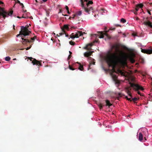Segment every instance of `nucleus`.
I'll list each match as a JSON object with an SVG mask.
<instances>
[{
	"instance_id": "1",
	"label": "nucleus",
	"mask_w": 152,
	"mask_h": 152,
	"mask_svg": "<svg viewBox=\"0 0 152 152\" xmlns=\"http://www.w3.org/2000/svg\"><path fill=\"white\" fill-rule=\"evenodd\" d=\"M111 49H114L115 52L112 53L110 51H108L105 58V59L109 66H111L114 69L120 60V57L118 53L121 51L117 45L112 46Z\"/></svg>"
},
{
	"instance_id": "2",
	"label": "nucleus",
	"mask_w": 152,
	"mask_h": 152,
	"mask_svg": "<svg viewBox=\"0 0 152 152\" xmlns=\"http://www.w3.org/2000/svg\"><path fill=\"white\" fill-rule=\"evenodd\" d=\"M31 33V32L29 31L27 28L24 26H21V31H20L19 34L17 35V37H18L20 35L21 37V39L22 40V42L23 44H25L27 43V42H31V40H28L27 39V37H26V36L29 35Z\"/></svg>"
},
{
	"instance_id": "3",
	"label": "nucleus",
	"mask_w": 152,
	"mask_h": 152,
	"mask_svg": "<svg viewBox=\"0 0 152 152\" xmlns=\"http://www.w3.org/2000/svg\"><path fill=\"white\" fill-rule=\"evenodd\" d=\"M80 1L81 6L86 13L89 14L93 12V8L90 5L93 4V1L88 0H80Z\"/></svg>"
},
{
	"instance_id": "4",
	"label": "nucleus",
	"mask_w": 152,
	"mask_h": 152,
	"mask_svg": "<svg viewBox=\"0 0 152 152\" xmlns=\"http://www.w3.org/2000/svg\"><path fill=\"white\" fill-rule=\"evenodd\" d=\"M129 83L131 86L136 91H137V93L141 96L140 92L138 91L139 90H143L144 88L143 87L137 84H136L135 78L133 77H131L129 78Z\"/></svg>"
},
{
	"instance_id": "5",
	"label": "nucleus",
	"mask_w": 152,
	"mask_h": 152,
	"mask_svg": "<svg viewBox=\"0 0 152 152\" xmlns=\"http://www.w3.org/2000/svg\"><path fill=\"white\" fill-rule=\"evenodd\" d=\"M13 13V11L12 10H11L9 12H8L4 10V8H1L0 7V18L2 16L5 19L8 16H12Z\"/></svg>"
},
{
	"instance_id": "6",
	"label": "nucleus",
	"mask_w": 152,
	"mask_h": 152,
	"mask_svg": "<svg viewBox=\"0 0 152 152\" xmlns=\"http://www.w3.org/2000/svg\"><path fill=\"white\" fill-rule=\"evenodd\" d=\"M93 52V51L86 52L84 53V55L85 57H88L89 60H91V61H89V63L90 64H93L94 65L95 63V62L94 61V60L93 59H92L91 57L89 56H90L92 55Z\"/></svg>"
},
{
	"instance_id": "7",
	"label": "nucleus",
	"mask_w": 152,
	"mask_h": 152,
	"mask_svg": "<svg viewBox=\"0 0 152 152\" xmlns=\"http://www.w3.org/2000/svg\"><path fill=\"white\" fill-rule=\"evenodd\" d=\"M85 34V32L83 33L82 31H78L75 34L74 33H72L69 35V37L72 39H73L75 38H78L79 37L83 35V34Z\"/></svg>"
},
{
	"instance_id": "8",
	"label": "nucleus",
	"mask_w": 152,
	"mask_h": 152,
	"mask_svg": "<svg viewBox=\"0 0 152 152\" xmlns=\"http://www.w3.org/2000/svg\"><path fill=\"white\" fill-rule=\"evenodd\" d=\"M107 32L108 31H106L104 33L102 32H99L98 35L96 34H92V36L93 37H96L98 36H99V37L100 38H103L104 37V35H105L107 37H108V35L107 34Z\"/></svg>"
},
{
	"instance_id": "9",
	"label": "nucleus",
	"mask_w": 152,
	"mask_h": 152,
	"mask_svg": "<svg viewBox=\"0 0 152 152\" xmlns=\"http://www.w3.org/2000/svg\"><path fill=\"white\" fill-rule=\"evenodd\" d=\"M27 58L32 61V63L34 65H37L40 66L42 65V63L35 58H33L31 57H28Z\"/></svg>"
},
{
	"instance_id": "10",
	"label": "nucleus",
	"mask_w": 152,
	"mask_h": 152,
	"mask_svg": "<svg viewBox=\"0 0 152 152\" xmlns=\"http://www.w3.org/2000/svg\"><path fill=\"white\" fill-rule=\"evenodd\" d=\"M148 17H147L146 18V20L144 21L143 24L152 28V23L150 21H148Z\"/></svg>"
},
{
	"instance_id": "11",
	"label": "nucleus",
	"mask_w": 152,
	"mask_h": 152,
	"mask_svg": "<svg viewBox=\"0 0 152 152\" xmlns=\"http://www.w3.org/2000/svg\"><path fill=\"white\" fill-rule=\"evenodd\" d=\"M141 51L144 53L150 54L152 53V48L150 49H142Z\"/></svg>"
},
{
	"instance_id": "12",
	"label": "nucleus",
	"mask_w": 152,
	"mask_h": 152,
	"mask_svg": "<svg viewBox=\"0 0 152 152\" xmlns=\"http://www.w3.org/2000/svg\"><path fill=\"white\" fill-rule=\"evenodd\" d=\"M69 29V28L68 27V26L66 25H64L63 26V27H62L61 28V29L62 31H63V32H64V33H66V31H65V30H64V29H66L67 30H68Z\"/></svg>"
},
{
	"instance_id": "13",
	"label": "nucleus",
	"mask_w": 152,
	"mask_h": 152,
	"mask_svg": "<svg viewBox=\"0 0 152 152\" xmlns=\"http://www.w3.org/2000/svg\"><path fill=\"white\" fill-rule=\"evenodd\" d=\"M93 44L90 43L87 45L86 47L84 48L87 50H91V47L92 46Z\"/></svg>"
},
{
	"instance_id": "14",
	"label": "nucleus",
	"mask_w": 152,
	"mask_h": 152,
	"mask_svg": "<svg viewBox=\"0 0 152 152\" xmlns=\"http://www.w3.org/2000/svg\"><path fill=\"white\" fill-rule=\"evenodd\" d=\"M143 139V135L142 133H140L139 134V140L140 141H141Z\"/></svg>"
},
{
	"instance_id": "15",
	"label": "nucleus",
	"mask_w": 152,
	"mask_h": 152,
	"mask_svg": "<svg viewBox=\"0 0 152 152\" xmlns=\"http://www.w3.org/2000/svg\"><path fill=\"white\" fill-rule=\"evenodd\" d=\"M105 102L106 103V106H108L110 107L112 105V104H111L109 100H106L105 101Z\"/></svg>"
},
{
	"instance_id": "16",
	"label": "nucleus",
	"mask_w": 152,
	"mask_h": 152,
	"mask_svg": "<svg viewBox=\"0 0 152 152\" xmlns=\"http://www.w3.org/2000/svg\"><path fill=\"white\" fill-rule=\"evenodd\" d=\"M77 63L79 64V69H80V70L83 71V70L84 69L83 66L81 65L80 63H78V62H77Z\"/></svg>"
},
{
	"instance_id": "17",
	"label": "nucleus",
	"mask_w": 152,
	"mask_h": 152,
	"mask_svg": "<svg viewBox=\"0 0 152 152\" xmlns=\"http://www.w3.org/2000/svg\"><path fill=\"white\" fill-rule=\"evenodd\" d=\"M15 1V3H19L20 5H22V8L24 7V6L23 3L20 2V1L18 0H14Z\"/></svg>"
},
{
	"instance_id": "18",
	"label": "nucleus",
	"mask_w": 152,
	"mask_h": 152,
	"mask_svg": "<svg viewBox=\"0 0 152 152\" xmlns=\"http://www.w3.org/2000/svg\"><path fill=\"white\" fill-rule=\"evenodd\" d=\"M129 59L131 63H134L135 62V60L132 57H130L129 58Z\"/></svg>"
},
{
	"instance_id": "19",
	"label": "nucleus",
	"mask_w": 152,
	"mask_h": 152,
	"mask_svg": "<svg viewBox=\"0 0 152 152\" xmlns=\"http://www.w3.org/2000/svg\"><path fill=\"white\" fill-rule=\"evenodd\" d=\"M138 100V99L136 97H135L132 99V101L134 103H136V101Z\"/></svg>"
},
{
	"instance_id": "20",
	"label": "nucleus",
	"mask_w": 152,
	"mask_h": 152,
	"mask_svg": "<svg viewBox=\"0 0 152 152\" xmlns=\"http://www.w3.org/2000/svg\"><path fill=\"white\" fill-rule=\"evenodd\" d=\"M98 105L100 109H101L103 108L104 105H102L101 103H99L98 104Z\"/></svg>"
},
{
	"instance_id": "21",
	"label": "nucleus",
	"mask_w": 152,
	"mask_h": 152,
	"mask_svg": "<svg viewBox=\"0 0 152 152\" xmlns=\"http://www.w3.org/2000/svg\"><path fill=\"white\" fill-rule=\"evenodd\" d=\"M69 43L71 45H74L75 44V43L72 40L70 41Z\"/></svg>"
},
{
	"instance_id": "22",
	"label": "nucleus",
	"mask_w": 152,
	"mask_h": 152,
	"mask_svg": "<svg viewBox=\"0 0 152 152\" xmlns=\"http://www.w3.org/2000/svg\"><path fill=\"white\" fill-rule=\"evenodd\" d=\"M10 59V58L9 56H7L5 58V60L6 61H9Z\"/></svg>"
},
{
	"instance_id": "23",
	"label": "nucleus",
	"mask_w": 152,
	"mask_h": 152,
	"mask_svg": "<svg viewBox=\"0 0 152 152\" xmlns=\"http://www.w3.org/2000/svg\"><path fill=\"white\" fill-rule=\"evenodd\" d=\"M137 5L139 7V8H142L143 6V4H138Z\"/></svg>"
},
{
	"instance_id": "24",
	"label": "nucleus",
	"mask_w": 152,
	"mask_h": 152,
	"mask_svg": "<svg viewBox=\"0 0 152 152\" xmlns=\"http://www.w3.org/2000/svg\"><path fill=\"white\" fill-rule=\"evenodd\" d=\"M82 14V11H79L77 12L76 14V15H80Z\"/></svg>"
},
{
	"instance_id": "25",
	"label": "nucleus",
	"mask_w": 152,
	"mask_h": 152,
	"mask_svg": "<svg viewBox=\"0 0 152 152\" xmlns=\"http://www.w3.org/2000/svg\"><path fill=\"white\" fill-rule=\"evenodd\" d=\"M121 21L123 23H125L126 22V20L123 18H122L121 20Z\"/></svg>"
},
{
	"instance_id": "26",
	"label": "nucleus",
	"mask_w": 152,
	"mask_h": 152,
	"mask_svg": "<svg viewBox=\"0 0 152 152\" xmlns=\"http://www.w3.org/2000/svg\"><path fill=\"white\" fill-rule=\"evenodd\" d=\"M127 94H128V95L129 96H130V97H132V95H131V93L130 92V91H129V90H128V91H127Z\"/></svg>"
},
{
	"instance_id": "27",
	"label": "nucleus",
	"mask_w": 152,
	"mask_h": 152,
	"mask_svg": "<svg viewBox=\"0 0 152 152\" xmlns=\"http://www.w3.org/2000/svg\"><path fill=\"white\" fill-rule=\"evenodd\" d=\"M125 98H126L127 100L129 101L130 102L132 101V99H131V98H128L127 96H125Z\"/></svg>"
},
{
	"instance_id": "28",
	"label": "nucleus",
	"mask_w": 152,
	"mask_h": 152,
	"mask_svg": "<svg viewBox=\"0 0 152 152\" xmlns=\"http://www.w3.org/2000/svg\"><path fill=\"white\" fill-rule=\"evenodd\" d=\"M118 96L119 97H122L123 95L121 93H119L118 94Z\"/></svg>"
},
{
	"instance_id": "29",
	"label": "nucleus",
	"mask_w": 152,
	"mask_h": 152,
	"mask_svg": "<svg viewBox=\"0 0 152 152\" xmlns=\"http://www.w3.org/2000/svg\"><path fill=\"white\" fill-rule=\"evenodd\" d=\"M139 7L137 6V5H136V7L135 8V10H136V11H138L139 10Z\"/></svg>"
},
{
	"instance_id": "30",
	"label": "nucleus",
	"mask_w": 152,
	"mask_h": 152,
	"mask_svg": "<svg viewBox=\"0 0 152 152\" xmlns=\"http://www.w3.org/2000/svg\"><path fill=\"white\" fill-rule=\"evenodd\" d=\"M69 69L71 70H75V69H74L73 68V67H72L71 66H70L69 65Z\"/></svg>"
},
{
	"instance_id": "31",
	"label": "nucleus",
	"mask_w": 152,
	"mask_h": 152,
	"mask_svg": "<svg viewBox=\"0 0 152 152\" xmlns=\"http://www.w3.org/2000/svg\"><path fill=\"white\" fill-rule=\"evenodd\" d=\"M36 37L35 36L34 37L31 38V42H32V40H34ZM30 43H31V42Z\"/></svg>"
},
{
	"instance_id": "32",
	"label": "nucleus",
	"mask_w": 152,
	"mask_h": 152,
	"mask_svg": "<svg viewBox=\"0 0 152 152\" xmlns=\"http://www.w3.org/2000/svg\"><path fill=\"white\" fill-rule=\"evenodd\" d=\"M64 34H66V33H64V32H63L62 33H60L59 34V36H61L62 35H63Z\"/></svg>"
},
{
	"instance_id": "33",
	"label": "nucleus",
	"mask_w": 152,
	"mask_h": 152,
	"mask_svg": "<svg viewBox=\"0 0 152 152\" xmlns=\"http://www.w3.org/2000/svg\"><path fill=\"white\" fill-rule=\"evenodd\" d=\"M31 45L29 47H27L26 49V50H29L31 48Z\"/></svg>"
},
{
	"instance_id": "34",
	"label": "nucleus",
	"mask_w": 152,
	"mask_h": 152,
	"mask_svg": "<svg viewBox=\"0 0 152 152\" xmlns=\"http://www.w3.org/2000/svg\"><path fill=\"white\" fill-rule=\"evenodd\" d=\"M120 73L122 75H124V72L121 71H120Z\"/></svg>"
},
{
	"instance_id": "35",
	"label": "nucleus",
	"mask_w": 152,
	"mask_h": 152,
	"mask_svg": "<svg viewBox=\"0 0 152 152\" xmlns=\"http://www.w3.org/2000/svg\"><path fill=\"white\" fill-rule=\"evenodd\" d=\"M65 8L66 9L67 11L68 10H69V7H68L67 6H66L65 7Z\"/></svg>"
},
{
	"instance_id": "36",
	"label": "nucleus",
	"mask_w": 152,
	"mask_h": 152,
	"mask_svg": "<svg viewBox=\"0 0 152 152\" xmlns=\"http://www.w3.org/2000/svg\"><path fill=\"white\" fill-rule=\"evenodd\" d=\"M72 56L71 55H69L68 58V59H69L70 58H71V57Z\"/></svg>"
},
{
	"instance_id": "37",
	"label": "nucleus",
	"mask_w": 152,
	"mask_h": 152,
	"mask_svg": "<svg viewBox=\"0 0 152 152\" xmlns=\"http://www.w3.org/2000/svg\"><path fill=\"white\" fill-rule=\"evenodd\" d=\"M113 77V79H114V80H115L116 79L117 77L115 76H114Z\"/></svg>"
},
{
	"instance_id": "38",
	"label": "nucleus",
	"mask_w": 152,
	"mask_h": 152,
	"mask_svg": "<svg viewBox=\"0 0 152 152\" xmlns=\"http://www.w3.org/2000/svg\"><path fill=\"white\" fill-rule=\"evenodd\" d=\"M73 15V17H72V18H74L75 17L76 15L74 14V15Z\"/></svg>"
},
{
	"instance_id": "39",
	"label": "nucleus",
	"mask_w": 152,
	"mask_h": 152,
	"mask_svg": "<svg viewBox=\"0 0 152 152\" xmlns=\"http://www.w3.org/2000/svg\"><path fill=\"white\" fill-rule=\"evenodd\" d=\"M134 13L135 15L137 14V11H136L134 12Z\"/></svg>"
},
{
	"instance_id": "40",
	"label": "nucleus",
	"mask_w": 152,
	"mask_h": 152,
	"mask_svg": "<svg viewBox=\"0 0 152 152\" xmlns=\"http://www.w3.org/2000/svg\"><path fill=\"white\" fill-rule=\"evenodd\" d=\"M148 13H149L150 15H151V12H150V11L149 10H148Z\"/></svg>"
},
{
	"instance_id": "41",
	"label": "nucleus",
	"mask_w": 152,
	"mask_h": 152,
	"mask_svg": "<svg viewBox=\"0 0 152 152\" xmlns=\"http://www.w3.org/2000/svg\"><path fill=\"white\" fill-rule=\"evenodd\" d=\"M4 4V3L2 1H0V4Z\"/></svg>"
},
{
	"instance_id": "42",
	"label": "nucleus",
	"mask_w": 152,
	"mask_h": 152,
	"mask_svg": "<svg viewBox=\"0 0 152 152\" xmlns=\"http://www.w3.org/2000/svg\"><path fill=\"white\" fill-rule=\"evenodd\" d=\"M46 13H47V16H48L49 15V13H48V12L47 11L46 12Z\"/></svg>"
},
{
	"instance_id": "43",
	"label": "nucleus",
	"mask_w": 152,
	"mask_h": 152,
	"mask_svg": "<svg viewBox=\"0 0 152 152\" xmlns=\"http://www.w3.org/2000/svg\"><path fill=\"white\" fill-rule=\"evenodd\" d=\"M144 142H145V141L146 140V137H145L144 138Z\"/></svg>"
},
{
	"instance_id": "44",
	"label": "nucleus",
	"mask_w": 152,
	"mask_h": 152,
	"mask_svg": "<svg viewBox=\"0 0 152 152\" xmlns=\"http://www.w3.org/2000/svg\"><path fill=\"white\" fill-rule=\"evenodd\" d=\"M48 0H42L44 2H46Z\"/></svg>"
},
{
	"instance_id": "45",
	"label": "nucleus",
	"mask_w": 152,
	"mask_h": 152,
	"mask_svg": "<svg viewBox=\"0 0 152 152\" xmlns=\"http://www.w3.org/2000/svg\"><path fill=\"white\" fill-rule=\"evenodd\" d=\"M136 20H138L139 19V18L138 17H137L136 18Z\"/></svg>"
},
{
	"instance_id": "46",
	"label": "nucleus",
	"mask_w": 152,
	"mask_h": 152,
	"mask_svg": "<svg viewBox=\"0 0 152 152\" xmlns=\"http://www.w3.org/2000/svg\"><path fill=\"white\" fill-rule=\"evenodd\" d=\"M67 12L68 14H70V13L69 11V10H67Z\"/></svg>"
},
{
	"instance_id": "47",
	"label": "nucleus",
	"mask_w": 152,
	"mask_h": 152,
	"mask_svg": "<svg viewBox=\"0 0 152 152\" xmlns=\"http://www.w3.org/2000/svg\"><path fill=\"white\" fill-rule=\"evenodd\" d=\"M115 29V28H113L112 29H110V30H114Z\"/></svg>"
},
{
	"instance_id": "48",
	"label": "nucleus",
	"mask_w": 152,
	"mask_h": 152,
	"mask_svg": "<svg viewBox=\"0 0 152 152\" xmlns=\"http://www.w3.org/2000/svg\"><path fill=\"white\" fill-rule=\"evenodd\" d=\"M69 53H70V55H71V54H72V52H71V51H69Z\"/></svg>"
},
{
	"instance_id": "49",
	"label": "nucleus",
	"mask_w": 152,
	"mask_h": 152,
	"mask_svg": "<svg viewBox=\"0 0 152 152\" xmlns=\"http://www.w3.org/2000/svg\"><path fill=\"white\" fill-rule=\"evenodd\" d=\"M66 34V37H68V36H69V35L68 34Z\"/></svg>"
},
{
	"instance_id": "50",
	"label": "nucleus",
	"mask_w": 152,
	"mask_h": 152,
	"mask_svg": "<svg viewBox=\"0 0 152 152\" xmlns=\"http://www.w3.org/2000/svg\"><path fill=\"white\" fill-rule=\"evenodd\" d=\"M62 15H64V16H67V15H64V14H62Z\"/></svg>"
},
{
	"instance_id": "51",
	"label": "nucleus",
	"mask_w": 152,
	"mask_h": 152,
	"mask_svg": "<svg viewBox=\"0 0 152 152\" xmlns=\"http://www.w3.org/2000/svg\"><path fill=\"white\" fill-rule=\"evenodd\" d=\"M98 41H99V40L97 39V40H95V42H98Z\"/></svg>"
},
{
	"instance_id": "52",
	"label": "nucleus",
	"mask_w": 152,
	"mask_h": 152,
	"mask_svg": "<svg viewBox=\"0 0 152 152\" xmlns=\"http://www.w3.org/2000/svg\"><path fill=\"white\" fill-rule=\"evenodd\" d=\"M61 12V10H60V11L59 12V13Z\"/></svg>"
},
{
	"instance_id": "53",
	"label": "nucleus",
	"mask_w": 152,
	"mask_h": 152,
	"mask_svg": "<svg viewBox=\"0 0 152 152\" xmlns=\"http://www.w3.org/2000/svg\"><path fill=\"white\" fill-rule=\"evenodd\" d=\"M116 26H121L119 25H116Z\"/></svg>"
},
{
	"instance_id": "54",
	"label": "nucleus",
	"mask_w": 152,
	"mask_h": 152,
	"mask_svg": "<svg viewBox=\"0 0 152 152\" xmlns=\"http://www.w3.org/2000/svg\"><path fill=\"white\" fill-rule=\"evenodd\" d=\"M15 26L14 25L13 26V28L15 29Z\"/></svg>"
},
{
	"instance_id": "55",
	"label": "nucleus",
	"mask_w": 152,
	"mask_h": 152,
	"mask_svg": "<svg viewBox=\"0 0 152 152\" xmlns=\"http://www.w3.org/2000/svg\"><path fill=\"white\" fill-rule=\"evenodd\" d=\"M72 18V17H69V19H71V18Z\"/></svg>"
},
{
	"instance_id": "56",
	"label": "nucleus",
	"mask_w": 152,
	"mask_h": 152,
	"mask_svg": "<svg viewBox=\"0 0 152 152\" xmlns=\"http://www.w3.org/2000/svg\"><path fill=\"white\" fill-rule=\"evenodd\" d=\"M35 1L36 2H38V1H37V0H35Z\"/></svg>"
},
{
	"instance_id": "57",
	"label": "nucleus",
	"mask_w": 152,
	"mask_h": 152,
	"mask_svg": "<svg viewBox=\"0 0 152 152\" xmlns=\"http://www.w3.org/2000/svg\"><path fill=\"white\" fill-rule=\"evenodd\" d=\"M17 17L18 18H21L20 17H19V16H18Z\"/></svg>"
},
{
	"instance_id": "58",
	"label": "nucleus",
	"mask_w": 152,
	"mask_h": 152,
	"mask_svg": "<svg viewBox=\"0 0 152 152\" xmlns=\"http://www.w3.org/2000/svg\"><path fill=\"white\" fill-rule=\"evenodd\" d=\"M149 4L150 5H152V3H149Z\"/></svg>"
},
{
	"instance_id": "59",
	"label": "nucleus",
	"mask_w": 152,
	"mask_h": 152,
	"mask_svg": "<svg viewBox=\"0 0 152 152\" xmlns=\"http://www.w3.org/2000/svg\"><path fill=\"white\" fill-rule=\"evenodd\" d=\"M57 36H59V35H58V34H57Z\"/></svg>"
},
{
	"instance_id": "60",
	"label": "nucleus",
	"mask_w": 152,
	"mask_h": 152,
	"mask_svg": "<svg viewBox=\"0 0 152 152\" xmlns=\"http://www.w3.org/2000/svg\"><path fill=\"white\" fill-rule=\"evenodd\" d=\"M16 60V58H14V59H13V60Z\"/></svg>"
},
{
	"instance_id": "61",
	"label": "nucleus",
	"mask_w": 152,
	"mask_h": 152,
	"mask_svg": "<svg viewBox=\"0 0 152 152\" xmlns=\"http://www.w3.org/2000/svg\"><path fill=\"white\" fill-rule=\"evenodd\" d=\"M21 6H22V5H21Z\"/></svg>"
},
{
	"instance_id": "62",
	"label": "nucleus",
	"mask_w": 152,
	"mask_h": 152,
	"mask_svg": "<svg viewBox=\"0 0 152 152\" xmlns=\"http://www.w3.org/2000/svg\"><path fill=\"white\" fill-rule=\"evenodd\" d=\"M151 18L152 19V17Z\"/></svg>"
}]
</instances>
